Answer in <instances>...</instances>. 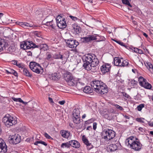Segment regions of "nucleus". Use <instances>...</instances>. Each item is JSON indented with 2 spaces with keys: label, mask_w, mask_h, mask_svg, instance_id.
<instances>
[{
  "label": "nucleus",
  "mask_w": 153,
  "mask_h": 153,
  "mask_svg": "<svg viewBox=\"0 0 153 153\" xmlns=\"http://www.w3.org/2000/svg\"><path fill=\"white\" fill-rule=\"evenodd\" d=\"M19 99V98H14V97L12 98V99L14 101H16V102L18 101H19V100H18Z\"/></svg>",
  "instance_id": "4d7b16f0"
},
{
  "label": "nucleus",
  "mask_w": 153,
  "mask_h": 153,
  "mask_svg": "<svg viewBox=\"0 0 153 153\" xmlns=\"http://www.w3.org/2000/svg\"><path fill=\"white\" fill-rule=\"evenodd\" d=\"M53 20H52L50 21H48L45 24L46 25L49 26V27H51L53 29H55V27L53 23Z\"/></svg>",
  "instance_id": "7c9ffc66"
},
{
  "label": "nucleus",
  "mask_w": 153,
  "mask_h": 153,
  "mask_svg": "<svg viewBox=\"0 0 153 153\" xmlns=\"http://www.w3.org/2000/svg\"><path fill=\"white\" fill-rule=\"evenodd\" d=\"M91 85L94 91L101 94L107 93L108 91L106 85L101 80H94L91 83Z\"/></svg>",
  "instance_id": "f03ea898"
},
{
  "label": "nucleus",
  "mask_w": 153,
  "mask_h": 153,
  "mask_svg": "<svg viewBox=\"0 0 153 153\" xmlns=\"http://www.w3.org/2000/svg\"><path fill=\"white\" fill-rule=\"evenodd\" d=\"M53 55L48 52L46 54V59L48 61H51L53 60L54 59V58H53Z\"/></svg>",
  "instance_id": "393cba45"
},
{
  "label": "nucleus",
  "mask_w": 153,
  "mask_h": 153,
  "mask_svg": "<svg viewBox=\"0 0 153 153\" xmlns=\"http://www.w3.org/2000/svg\"><path fill=\"white\" fill-rule=\"evenodd\" d=\"M80 111L78 109H74L73 111V115L74 117L80 116Z\"/></svg>",
  "instance_id": "b1692460"
},
{
  "label": "nucleus",
  "mask_w": 153,
  "mask_h": 153,
  "mask_svg": "<svg viewBox=\"0 0 153 153\" xmlns=\"http://www.w3.org/2000/svg\"><path fill=\"white\" fill-rule=\"evenodd\" d=\"M30 138H28L26 139V141H27V142H28L30 141Z\"/></svg>",
  "instance_id": "774afa93"
},
{
  "label": "nucleus",
  "mask_w": 153,
  "mask_h": 153,
  "mask_svg": "<svg viewBox=\"0 0 153 153\" xmlns=\"http://www.w3.org/2000/svg\"><path fill=\"white\" fill-rule=\"evenodd\" d=\"M80 116L74 117L73 120L74 123L77 124H79L80 122Z\"/></svg>",
  "instance_id": "c85d7f7f"
},
{
  "label": "nucleus",
  "mask_w": 153,
  "mask_h": 153,
  "mask_svg": "<svg viewBox=\"0 0 153 153\" xmlns=\"http://www.w3.org/2000/svg\"><path fill=\"white\" fill-rule=\"evenodd\" d=\"M96 36L98 35H89L88 36L82 38L81 40L83 42H88L97 39V38Z\"/></svg>",
  "instance_id": "ddd939ff"
},
{
  "label": "nucleus",
  "mask_w": 153,
  "mask_h": 153,
  "mask_svg": "<svg viewBox=\"0 0 153 153\" xmlns=\"http://www.w3.org/2000/svg\"><path fill=\"white\" fill-rule=\"evenodd\" d=\"M23 74L25 76H28L31 77L32 75L29 72V71L26 68H25L23 69Z\"/></svg>",
  "instance_id": "cd10ccee"
},
{
  "label": "nucleus",
  "mask_w": 153,
  "mask_h": 153,
  "mask_svg": "<svg viewBox=\"0 0 153 153\" xmlns=\"http://www.w3.org/2000/svg\"><path fill=\"white\" fill-rule=\"evenodd\" d=\"M144 107V104H142L138 105L137 107V108L139 111H140L142 109V108Z\"/></svg>",
  "instance_id": "37998d69"
},
{
  "label": "nucleus",
  "mask_w": 153,
  "mask_h": 153,
  "mask_svg": "<svg viewBox=\"0 0 153 153\" xmlns=\"http://www.w3.org/2000/svg\"><path fill=\"white\" fill-rule=\"evenodd\" d=\"M3 15V14L2 13H0V19L2 17Z\"/></svg>",
  "instance_id": "338daca9"
},
{
  "label": "nucleus",
  "mask_w": 153,
  "mask_h": 153,
  "mask_svg": "<svg viewBox=\"0 0 153 153\" xmlns=\"http://www.w3.org/2000/svg\"><path fill=\"white\" fill-rule=\"evenodd\" d=\"M90 128H92L90 126L86 128V130H89Z\"/></svg>",
  "instance_id": "0e129e2a"
},
{
  "label": "nucleus",
  "mask_w": 153,
  "mask_h": 153,
  "mask_svg": "<svg viewBox=\"0 0 153 153\" xmlns=\"http://www.w3.org/2000/svg\"><path fill=\"white\" fill-rule=\"evenodd\" d=\"M82 59L84 62L83 66L85 69L91 70L93 72L97 71L96 66L98 65L99 61L95 54L88 53L83 56Z\"/></svg>",
  "instance_id": "f257e3e1"
},
{
  "label": "nucleus",
  "mask_w": 153,
  "mask_h": 153,
  "mask_svg": "<svg viewBox=\"0 0 153 153\" xmlns=\"http://www.w3.org/2000/svg\"><path fill=\"white\" fill-rule=\"evenodd\" d=\"M6 72L7 74H13L16 76H18L17 72L14 70L12 69H10L9 70H6Z\"/></svg>",
  "instance_id": "bb28decb"
},
{
  "label": "nucleus",
  "mask_w": 153,
  "mask_h": 153,
  "mask_svg": "<svg viewBox=\"0 0 153 153\" xmlns=\"http://www.w3.org/2000/svg\"><path fill=\"white\" fill-rule=\"evenodd\" d=\"M103 138L107 140L113 139L115 137V132L112 130L106 129L102 131Z\"/></svg>",
  "instance_id": "39448f33"
},
{
  "label": "nucleus",
  "mask_w": 153,
  "mask_h": 153,
  "mask_svg": "<svg viewBox=\"0 0 153 153\" xmlns=\"http://www.w3.org/2000/svg\"><path fill=\"white\" fill-rule=\"evenodd\" d=\"M112 40L114 42H116L120 45H121L124 46L125 47H126V45L124 44V43L121 42L120 41H117L115 39H113Z\"/></svg>",
  "instance_id": "a19ab883"
},
{
  "label": "nucleus",
  "mask_w": 153,
  "mask_h": 153,
  "mask_svg": "<svg viewBox=\"0 0 153 153\" xmlns=\"http://www.w3.org/2000/svg\"><path fill=\"white\" fill-rule=\"evenodd\" d=\"M114 106L117 109H119L120 110H122L123 109L122 107L119 105H118L116 104L114 105Z\"/></svg>",
  "instance_id": "a18cd8bd"
},
{
  "label": "nucleus",
  "mask_w": 153,
  "mask_h": 153,
  "mask_svg": "<svg viewBox=\"0 0 153 153\" xmlns=\"http://www.w3.org/2000/svg\"><path fill=\"white\" fill-rule=\"evenodd\" d=\"M83 91L86 93L89 94L91 93L92 90L90 86H86L83 89Z\"/></svg>",
  "instance_id": "a878e982"
},
{
  "label": "nucleus",
  "mask_w": 153,
  "mask_h": 153,
  "mask_svg": "<svg viewBox=\"0 0 153 153\" xmlns=\"http://www.w3.org/2000/svg\"><path fill=\"white\" fill-rule=\"evenodd\" d=\"M48 99H49V100L50 102H51V103H53V99L52 98H51V97H49L48 98Z\"/></svg>",
  "instance_id": "bf43d9fd"
},
{
  "label": "nucleus",
  "mask_w": 153,
  "mask_h": 153,
  "mask_svg": "<svg viewBox=\"0 0 153 153\" xmlns=\"http://www.w3.org/2000/svg\"><path fill=\"white\" fill-rule=\"evenodd\" d=\"M143 35L145 37L147 38L148 37V35L145 33L143 32Z\"/></svg>",
  "instance_id": "052dcab7"
},
{
  "label": "nucleus",
  "mask_w": 153,
  "mask_h": 153,
  "mask_svg": "<svg viewBox=\"0 0 153 153\" xmlns=\"http://www.w3.org/2000/svg\"><path fill=\"white\" fill-rule=\"evenodd\" d=\"M12 63L14 65H17L18 64V62L16 60H13L12 61Z\"/></svg>",
  "instance_id": "864d4df0"
},
{
  "label": "nucleus",
  "mask_w": 153,
  "mask_h": 153,
  "mask_svg": "<svg viewBox=\"0 0 153 153\" xmlns=\"http://www.w3.org/2000/svg\"><path fill=\"white\" fill-rule=\"evenodd\" d=\"M2 122L8 127L15 124L17 122L16 118L9 114L6 115L3 118Z\"/></svg>",
  "instance_id": "20e7f679"
},
{
  "label": "nucleus",
  "mask_w": 153,
  "mask_h": 153,
  "mask_svg": "<svg viewBox=\"0 0 153 153\" xmlns=\"http://www.w3.org/2000/svg\"><path fill=\"white\" fill-rule=\"evenodd\" d=\"M123 96H124V97L127 98H129V95L127 93L124 92L123 93Z\"/></svg>",
  "instance_id": "603ef678"
},
{
  "label": "nucleus",
  "mask_w": 153,
  "mask_h": 153,
  "mask_svg": "<svg viewBox=\"0 0 153 153\" xmlns=\"http://www.w3.org/2000/svg\"><path fill=\"white\" fill-rule=\"evenodd\" d=\"M149 126L151 127H153V122H149L148 123Z\"/></svg>",
  "instance_id": "6e6d98bb"
},
{
  "label": "nucleus",
  "mask_w": 153,
  "mask_h": 153,
  "mask_svg": "<svg viewBox=\"0 0 153 153\" xmlns=\"http://www.w3.org/2000/svg\"><path fill=\"white\" fill-rule=\"evenodd\" d=\"M122 1L123 4L128 6L130 7H132V6L131 5L129 1L128 0H122Z\"/></svg>",
  "instance_id": "58836bf2"
},
{
  "label": "nucleus",
  "mask_w": 153,
  "mask_h": 153,
  "mask_svg": "<svg viewBox=\"0 0 153 153\" xmlns=\"http://www.w3.org/2000/svg\"><path fill=\"white\" fill-rule=\"evenodd\" d=\"M34 45H36V44L32 41L23 42L21 44L20 47L24 50H27L34 48Z\"/></svg>",
  "instance_id": "9d476101"
},
{
  "label": "nucleus",
  "mask_w": 153,
  "mask_h": 153,
  "mask_svg": "<svg viewBox=\"0 0 153 153\" xmlns=\"http://www.w3.org/2000/svg\"><path fill=\"white\" fill-rule=\"evenodd\" d=\"M35 37L42 38V35L41 33L37 31H34L33 33Z\"/></svg>",
  "instance_id": "f704fd0d"
},
{
  "label": "nucleus",
  "mask_w": 153,
  "mask_h": 153,
  "mask_svg": "<svg viewBox=\"0 0 153 153\" xmlns=\"http://www.w3.org/2000/svg\"><path fill=\"white\" fill-rule=\"evenodd\" d=\"M53 58L54 59H60L62 61L66 60V57L63 55L61 54L60 53H56L53 55Z\"/></svg>",
  "instance_id": "dca6fc26"
},
{
  "label": "nucleus",
  "mask_w": 153,
  "mask_h": 153,
  "mask_svg": "<svg viewBox=\"0 0 153 153\" xmlns=\"http://www.w3.org/2000/svg\"><path fill=\"white\" fill-rule=\"evenodd\" d=\"M147 68L149 70H153V66L152 65L150 62H146L145 64Z\"/></svg>",
  "instance_id": "72a5a7b5"
},
{
  "label": "nucleus",
  "mask_w": 153,
  "mask_h": 153,
  "mask_svg": "<svg viewBox=\"0 0 153 153\" xmlns=\"http://www.w3.org/2000/svg\"><path fill=\"white\" fill-rule=\"evenodd\" d=\"M138 129L142 132H143V131H144V129L141 127L139 128Z\"/></svg>",
  "instance_id": "680f3d73"
},
{
  "label": "nucleus",
  "mask_w": 153,
  "mask_h": 153,
  "mask_svg": "<svg viewBox=\"0 0 153 153\" xmlns=\"http://www.w3.org/2000/svg\"><path fill=\"white\" fill-rule=\"evenodd\" d=\"M144 120V119L142 118H138L137 119V121L138 122H141V123H144L143 120Z\"/></svg>",
  "instance_id": "49530a36"
},
{
  "label": "nucleus",
  "mask_w": 153,
  "mask_h": 153,
  "mask_svg": "<svg viewBox=\"0 0 153 153\" xmlns=\"http://www.w3.org/2000/svg\"><path fill=\"white\" fill-rule=\"evenodd\" d=\"M29 67L34 72L39 74L40 72V70L42 68L39 64L35 62H31L30 63Z\"/></svg>",
  "instance_id": "6e6552de"
},
{
  "label": "nucleus",
  "mask_w": 153,
  "mask_h": 153,
  "mask_svg": "<svg viewBox=\"0 0 153 153\" xmlns=\"http://www.w3.org/2000/svg\"><path fill=\"white\" fill-rule=\"evenodd\" d=\"M21 141L20 136L18 134H15L11 137L10 139L9 140V142L13 144H16L19 143Z\"/></svg>",
  "instance_id": "f8f14e48"
},
{
  "label": "nucleus",
  "mask_w": 153,
  "mask_h": 153,
  "mask_svg": "<svg viewBox=\"0 0 153 153\" xmlns=\"http://www.w3.org/2000/svg\"><path fill=\"white\" fill-rule=\"evenodd\" d=\"M39 143L42 144L43 145H44L45 146H47V144L45 142L41 140L39 141Z\"/></svg>",
  "instance_id": "3c124183"
},
{
  "label": "nucleus",
  "mask_w": 153,
  "mask_h": 153,
  "mask_svg": "<svg viewBox=\"0 0 153 153\" xmlns=\"http://www.w3.org/2000/svg\"><path fill=\"white\" fill-rule=\"evenodd\" d=\"M38 143H39V141H37L36 142L34 143V144L35 145H37Z\"/></svg>",
  "instance_id": "e2e57ef3"
},
{
  "label": "nucleus",
  "mask_w": 153,
  "mask_h": 153,
  "mask_svg": "<svg viewBox=\"0 0 153 153\" xmlns=\"http://www.w3.org/2000/svg\"><path fill=\"white\" fill-rule=\"evenodd\" d=\"M70 146L76 148H79L80 146L79 143L75 140H71L69 141Z\"/></svg>",
  "instance_id": "aec40b11"
},
{
  "label": "nucleus",
  "mask_w": 153,
  "mask_h": 153,
  "mask_svg": "<svg viewBox=\"0 0 153 153\" xmlns=\"http://www.w3.org/2000/svg\"><path fill=\"white\" fill-rule=\"evenodd\" d=\"M3 40L0 39V52L3 50V47H4V45L2 43Z\"/></svg>",
  "instance_id": "79ce46f5"
},
{
  "label": "nucleus",
  "mask_w": 153,
  "mask_h": 153,
  "mask_svg": "<svg viewBox=\"0 0 153 153\" xmlns=\"http://www.w3.org/2000/svg\"><path fill=\"white\" fill-rule=\"evenodd\" d=\"M138 81L139 84L141 86L148 89H150L151 88V85L150 83H149L142 76H140L139 77L138 79Z\"/></svg>",
  "instance_id": "1a4fd4ad"
},
{
  "label": "nucleus",
  "mask_w": 153,
  "mask_h": 153,
  "mask_svg": "<svg viewBox=\"0 0 153 153\" xmlns=\"http://www.w3.org/2000/svg\"><path fill=\"white\" fill-rule=\"evenodd\" d=\"M121 61V58H120L119 57H115L114 59V64L116 66H120Z\"/></svg>",
  "instance_id": "5701e85b"
},
{
  "label": "nucleus",
  "mask_w": 153,
  "mask_h": 153,
  "mask_svg": "<svg viewBox=\"0 0 153 153\" xmlns=\"http://www.w3.org/2000/svg\"><path fill=\"white\" fill-rule=\"evenodd\" d=\"M97 123H93V128L94 130H95L97 128Z\"/></svg>",
  "instance_id": "8fccbe9b"
},
{
  "label": "nucleus",
  "mask_w": 153,
  "mask_h": 153,
  "mask_svg": "<svg viewBox=\"0 0 153 153\" xmlns=\"http://www.w3.org/2000/svg\"><path fill=\"white\" fill-rule=\"evenodd\" d=\"M38 48L40 50L43 51H45L48 49V47L45 44H40L39 45H34V48Z\"/></svg>",
  "instance_id": "a211bd4d"
},
{
  "label": "nucleus",
  "mask_w": 153,
  "mask_h": 153,
  "mask_svg": "<svg viewBox=\"0 0 153 153\" xmlns=\"http://www.w3.org/2000/svg\"><path fill=\"white\" fill-rule=\"evenodd\" d=\"M132 50L135 52L139 53L140 54H142L143 53L142 50L138 48H134L133 49H132Z\"/></svg>",
  "instance_id": "c9c22d12"
},
{
  "label": "nucleus",
  "mask_w": 153,
  "mask_h": 153,
  "mask_svg": "<svg viewBox=\"0 0 153 153\" xmlns=\"http://www.w3.org/2000/svg\"><path fill=\"white\" fill-rule=\"evenodd\" d=\"M70 144L69 143V141L65 143H62L61 145L62 148H69L70 147Z\"/></svg>",
  "instance_id": "473e14b6"
},
{
  "label": "nucleus",
  "mask_w": 153,
  "mask_h": 153,
  "mask_svg": "<svg viewBox=\"0 0 153 153\" xmlns=\"http://www.w3.org/2000/svg\"><path fill=\"white\" fill-rule=\"evenodd\" d=\"M60 76L59 73H54L49 75L50 78L53 80H57L59 79Z\"/></svg>",
  "instance_id": "6ab92c4d"
},
{
  "label": "nucleus",
  "mask_w": 153,
  "mask_h": 153,
  "mask_svg": "<svg viewBox=\"0 0 153 153\" xmlns=\"http://www.w3.org/2000/svg\"><path fill=\"white\" fill-rule=\"evenodd\" d=\"M111 66L108 64H105L103 65L100 67V70L103 74H105L110 71Z\"/></svg>",
  "instance_id": "2eb2a0df"
},
{
  "label": "nucleus",
  "mask_w": 153,
  "mask_h": 153,
  "mask_svg": "<svg viewBox=\"0 0 153 153\" xmlns=\"http://www.w3.org/2000/svg\"><path fill=\"white\" fill-rule=\"evenodd\" d=\"M73 28L74 31L76 33H80L81 30V28L80 27L76 24L74 25Z\"/></svg>",
  "instance_id": "c756f323"
},
{
  "label": "nucleus",
  "mask_w": 153,
  "mask_h": 153,
  "mask_svg": "<svg viewBox=\"0 0 153 153\" xmlns=\"http://www.w3.org/2000/svg\"><path fill=\"white\" fill-rule=\"evenodd\" d=\"M45 136L48 139H50L52 138L47 133H45Z\"/></svg>",
  "instance_id": "de8ad7c7"
},
{
  "label": "nucleus",
  "mask_w": 153,
  "mask_h": 153,
  "mask_svg": "<svg viewBox=\"0 0 153 153\" xmlns=\"http://www.w3.org/2000/svg\"><path fill=\"white\" fill-rule=\"evenodd\" d=\"M64 78L70 86H74L76 83L75 79L69 72H67L64 74Z\"/></svg>",
  "instance_id": "423d86ee"
},
{
  "label": "nucleus",
  "mask_w": 153,
  "mask_h": 153,
  "mask_svg": "<svg viewBox=\"0 0 153 153\" xmlns=\"http://www.w3.org/2000/svg\"><path fill=\"white\" fill-rule=\"evenodd\" d=\"M122 61L121 62V64H120V66L124 67L127 66L128 64V62L127 60H123V58H121Z\"/></svg>",
  "instance_id": "2f4dec72"
},
{
  "label": "nucleus",
  "mask_w": 153,
  "mask_h": 153,
  "mask_svg": "<svg viewBox=\"0 0 153 153\" xmlns=\"http://www.w3.org/2000/svg\"><path fill=\"white\" fill-rule=\"evenodd\" d=\"M117 144H118L117 143L116 144H112L108 146V149H110V152L114 151L117 149L118 147Z\"/></svg>",
  "instance_id": "4be33fe9"
},
{
  "label": "nucleus",
  "mask_w": 153,
  "mask_h": 153,
  "mask_svg": "<svg viewBox=\"0 0 153 153\" xmlns=\"http://www.w3.org/2000/svg\"><path fill=\"white\" fill-rule=\"evenodd\" d=\"M17 66L19 68H21L22 70H23L25 68V65L22 63H19L18 62V64H17Z\"/></svg>",
  "instance_id": "ea45409f"
},
{
  "label": "nucleus",
  "mask_w": 153,
  "mask_h": 153,
  "mask_svg": "<svg viewBox=\"0 0 153 153\" xmlns=\"http://www.w3.org/2000/svg\"><path fill=\"white\" fill-rule=\"evenodd\" d=\"M60 133L63 137L65 138H68L69 137L70 134L69 131L64 130H61L60 132Z\"/></svg>",
  "instance_id": "f3484780"
},
{
  "label": "nucleus",
  "mask_w": 153,
  "mask_h": 153,
  "mask_svg": "<svg viewBox=\"0 0 153 153\" xmlns=\"http://www.w3.org/2000/svg\"><path fill=\"white\" fill-rule=\"evenodd\" d=\"M126 143L128 146L135 151H139L142 145L138 139L133 137H131L127 139Z\"/></svg>",
  "instance_id": "7ed1b4c3"
},
{
  "label": "nucleus",
  "mask_w": 153,
  "mask_h": 153,
  "mask_svg": "<svg viewBox=\"0 0 153 153\" xmlns=\"http://www.w3.org/2000/svg\"><path fill=\"white\" fill-rule=\"evenodd\" d=\"M137 81H136L133 79H131V80L130 82L129 83V84H131V86H135L137 85Z\"/></svg>",
  "instance_id": "e433bc0d"
},
{
  "label": "nucleus",
  "mask_w": 153,
  "mask_h": 153,
  "mask_svg": "<svg viewBox=\"0 0 153 153\" xmlns=\"http://www.w3.org/2000/svg\"><path fill=\"white\" fill-rule=\"evenodd\" d=\"M82 140L83 143L87 146H90L91 145V143H89V141L86 138H83Z\"/></svg>",
  "instance_id": "4c0bfd02"
},
{
  "label": "nucleus",
  "mask_w": 153,
  "mask_h": 153,
  "mask_svg": "<svg viewBox=\"0 0 153 153\" xmlns=\"http://www.w3.org/2000/svg\"><path fill=\"white\" fill-rule=\"evenodd\" d=\"M65 103V100H63L62 101H59V103L61 105H64Z\"/></svg>",
  "instance_id": "5fc2aeb1"
},
{
  "label": "nucleus",
  "mask_w": 153,
  "mask_h": 153,
  "mask_svg": "<svg viewBox=\"0 0 153 153\" xmlns=\"http://www.w3.org/2000/svg\"><path fill=\"white\" fill-rule=\"evenodd\" d=\"M19 101L18 102H20L22 103L23 104L25 103V102L21 99L20 98H19Z\"/></svg>",
  "instance_id": "13d9d810"
},
{
  "label": "nucleus",
  "mask_w": 153,
  "mask_h": 153,
  "mask_svg": "<svg viewBox=\"0 0 153 153\" xmlns=\"http://www.w3.org/2000/svg\"><path fill=\"white\" fill-rule=\"evenodd\" d=\"M86 114H84L82 116V119H84V118H85V117H86Z\"/></svg>",
  "instance_id": "69168bd1"
},
{
  "label": "nucleus",
  "mask_w": 153,
  "mask_h": 153,
  "mask_svg": "<svg viewBox=\"0 0 153 153\" xmlns=\"http://www.w3.org/2000/svg\"><path fill=\"white\" fill-rule=\"evenodd\" d=\"M65 41L68 47L71 48H75L79 44L78 42L72 39H65Z\"/></svg>",
  "instance_id": "9b49d317"
},
{
  "label": "nucleus",
  "mask_w": 153,
  "mask_h": 153,
  "mask_svg": "<svg viewBox=\"0 0 153 153\" xmlns=\"http://www.w3.org/2000/svg\"><path fill=\"white\" fill-rule=\"evenodd\" d=\"M7 151V146L4 141L0 138V153H5Z\"/></svg>",
  "instance_id": "4468645a"
},
{
  "label": "nucleus",
  "mask_w": 153,
  "mask_h": 153,
  "mask_svg": "<svg viewBox=\"0 0 153 153\" xmlns=\"http://www.w3.org/2000/svg\"><path fill=\"white\" fill-rule=\"evenodd\" d=\"M18 24L22 27L25 28H27L29 27H32L33 26L32 25L28 23L25 22H19Z\"/></svg>",
  "instance_id": "412c9836"
},
{
  "label": "nucleus",
  "mask_w": 153,
  "mask_h": 153,
  "mask_svg": "<svg viewBox=\"0 0 153 153\" xmlns=\"http://www.w3.org/2000/svg\"><path fill=\"white\" fill-rule=\"evenodd\" d=\"M70 17L74 21H76L77 19V18L76 17L73 16H70Z\"/></svg>",
  "instance_id": "09e8293b"
},
{
  "label": "nucleus",
  "mask_w": 153,
  "mask_h": 153,
  "mask_svg": "<svg viewBox=\"0 0 153 153\" xmlns=\"http://www.w3.org/2000/svg\"><path fill=\"white\" fill-rule=\"evenodd\" d=\"M57 25L58 27L60 29L65 28L67 24L65 18L58 16L56 19Z\"/></svg>",
  "instance_id": "0eeeda50"
},
{
  "label": "nucleus",
  "mask_w": 153,
  "mask_h": 153,
  "mask_svg": "<svg viewBox=\"0 0 153 153\" xmlns=\"http://www.w3.org/2000/svg\"><path fill=\"white\" fill-rule=\"evenodd\" d=\"M94 121V120L92 119H91L85 121V123L86 124H88L92 123Z\"/></svg>",
  "instance_id": "c03bdc74"
}]
</instances>
